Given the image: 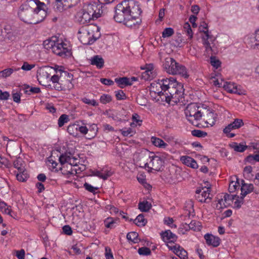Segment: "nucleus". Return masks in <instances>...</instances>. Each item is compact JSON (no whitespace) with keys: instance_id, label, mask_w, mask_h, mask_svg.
<instances>
[{"instance_id":"obj_35","label":"nucleus","mask_w":259,"mask_h":259,"mask_svg":"<svg viewBox=\"0 0 259 259\" xmlns=\"http://www.w3.org/2000/svg\"><path fill=\"white\" fill-rule=\"evenodd\" d=\"M0 209L2 212L9 214L12 217H13V214H12V210L9 208V207L5 202H0Z\"/></svg>"},{"instance_id":"obj_53","label":"nucleus","mask_w":259,"mask_h":259,"mask_svg":"<svg viewBox=\"0 0 259 259\" xmlns=\"http://www.w3.org/2000/svg\"><path fill=\"white\" fill-rule=\"evenodd\" d=\"M104 223L105 227L107 228L112 229L114 227V225L115 222L112 218H108L106 219L104 221Z\"/></svg>"},{"instance_id":"obj_52","label":"nucleus","mask_w":259,"mask_h":259,"mask_svg":"<svg viewBox=\"0 0 259 259\" xmlns=\"http://www.w3.org/2000/svg\"><path fill=\"white\" fill-rule=\"evenodd\" d=\"M239 183L238 182V179H237V181L236 183L234 182H232L229 186V191L230 193L234 192L237 189V188H239Z\"/></svg>"},{"instance_id":"obj_20","label":"nucleus","mask_w":259,"mask_h":259,"mask_svg":"<svg viewBox=\"0 0 259 259\" xmlns=\"http://www.w3.org/2000/svg\"><path fill=\"white\" fill-rule=\"evenodd\" d=\"M163 163L162 160L159 156H155L151 160L150 163H151L152 167L150 168L156 171H159L163 166Z\"/></svg>"},{"instance_id":"obj_40","label":"nucleus","mask_w":259,"mask_h":259,"mask_svg":"<svg viewBox=\"0 0 259 259\" xmlns=\"http://www.w3.org/2000/svg\"><path fill=\"white\" fill-rule=\"evenodd\" d=\"M245 160L251 164H254L255 161L259 162V151L258 154L248 155L245 158Z\"/></svg>"},{"instance_id":"obj_8","label":"nucleus","mask_w":259,"mask_h":259,"mask_svg":"<svg viewBox=\"0 0 259 259\" xmlns=\"http://www.w3.org/2000/svg\"><path fill=\"white\" fill-rule=\"evenodd\" d=\"M100 37V34L98 36H95L92 32H90L88 30H85L79 36V39L82 44L84 45H90L93 44Z\"/></svg>"},{"instance_id":"obj_45","label":"nucleus","mask_w":259,"mask_h":259,"mask_svg":"<svg viewBox=\"0 0 259 259\" xmlns=\"http://www.w3.org/2000/svg\"><path fill=\"white\" fill-rule=\"evenodd\" d=\"M192 135L194 137L199 138L205 137L207 133L199 130H194L191 132Z\"/></svg>"},{"instance_id":"obj_12","label":"nucleus","mask_w":259,"mask_h":259,"mask_svg":"<svg viewBox=\"0 0 259 259\" xmlns=\"http://www.w3.org/2000/svg\"><path fill=\"white\" fill-rule=\"evenodd\" d=\"M171 80V77L162 78V79H158L157 82H153L151 83V85L153 88H156V90L159 88L161 89V91H162L163 93H165V92H167L168 87Z\"/></svg>"},{"instance_id":"obj_28","label":"nucleus","mask_w":259,"mask_h":259,"mask_svg":"<svg viewBox=\"0 0 259 259\" xmlns=\"http://www.w3.org/2000/svg\"><path fill=\"white\" fill-rule=\"evenodd\" d=\"M230 147L233 149L236 152H243L247 148V146L244 145L243 143L238 144L236 142H233L229 145Z\"/></svg>"},{"instance_id":"obj_13","label":"nucleus","mask_w":259,"mask_h":259,"mask_svg":"<svg viewBox=\"0 0 259 259\" xmlns=\"http://www.w3.org/2000/svg\"><path fill=\"white\" fill-rule=\"evenodd\" d=\"M175 63V67L174 70L172 71L171 74L176 75L178 74L181 75L182 77H184L185 78H187L189 77V74L187 72V70L185 66L184 65L179 64L178 62L174 63Z\"/></svg>"},{"instance_id":"obj_16","label":"nucleus","mask_w":259,"mask_h":259,"mask_svg":"<svg viewBox=\"0 0 259 259\" xmlns=\"http://www.w3.org/2000/svg\"><path fill=\"white\" fill-rule=\"evenodd\" d=\"M210 191V187H207L206 191H203L200 195H196V199L200 202H209L211 200V197L209 196Z\"/></svg>"},{"instance_id":"obj_30","label":"nucleus","mask_w":259,"mask_h":259,"mask_svg":"<svg viewBox=\"0 0 259 259\" xmlns=\"http://www.w3.org/2000/svg\"><path fill=\"white\" fill-rule=\"evenodd\" d=\"M151 141L154 146L159 148H165L167 146L162 139L155 137H152Z\"/></svg>"},{"instance_id":"obj_51","label":"nucleus","mask_w":259,"mask_h":259,"mask_svg":"<svg viewBox=\"0 0 259 259\" xmlns=\"http://www.w3.org/2000/svg\"><path fill=\"white\" fill-rule=\"evenodd\" d=\"M186 208H188L189 209H186V214L183 216L184 217H188L189 218L191 215V210H192L193 212L194 211L193 202L192 201L188 202L187 204V206H186Z\"/></svg>"},{"instance_id":"obj_31","label":"nucleus","mask_w":259,"mask_h":259,"mask_svg":"<svg viewBox=\"0 0 259 259\" xmlns=\"http://www.w3.org/2000/svg\"><path fill=\"white\" fill-rule=\"evenodd\" d=\"M139 209L142 212H147L151 208V204L147 201L140 202L138 205Z\"/></svg>"},{"instance_id":"obj_38","label":"nucleus","mask_w":259,"mask_h":259,"mask_svg":"<svg viewBox=\"0 0 259 259\" xmlns=\"http://www.w3.org/2000/svg\"><path fill=\"white\" fill-rule=\"evenodd\" d=\"M14 167L17 168L19 171L23 170L25 169L24 166V163L22 159L20 158H18L13 162Z\"/></svg>"},{"instance_id":"obj_36","label":"nucleus","mask_w":259,"mask_h":259,"mask_svg":"<svg viewBox=\"0 0 259 259\" xmlns=\"http://www.w3.org/2000/svg\"><path fill=\"white\" fill-rule=\"evenodd\" d=\"M178 251H176V255L181 259H187L188 258L187 252L180 245H178Z\"/></svg>"},{"instance_id":"obj_50","label":"nucleus","mask_w":259,"mask_h":259,"mask_svg":"<svg viewBox=\"0 0 259 259\" xmlns=\"http://www.w3.org/2000/svg\"><path fill=\"white\" fill-rule=\"evenodd\" d=\"M28 2H33L35 4L33 8H36V9H45V7H46L45 3L40 2L39 0H30Z\"/></svg>"},{"instance_id":"obj_33","label":"nucleus","mask_w":259,"mask_h":259,"mask_svg":"<svg viewBox=\"0 0 259 259\" xmlns=\"http://www.w3.org/2000/svg\"><path fill=\"white\" fill-rule=\"evenodd\" d=\"M19 173L16 175V178L20 182H25L28 179L29 176L25 169L23 170H19Z\"/></svg>"},{"instance_id":"obj_23","label":"nucleus","mask_w":259,"mask_h":259,"mask_svg":"<svg viewBox=\"0 0 259 259\" xmlns=\"http://www.w3.org/2000/svg\"><path fill=\"white\" fill-rule=\"evenodd\" d=\"M90 60L91 64L93 65H95L99 69H101L104 66V60L99 55L94 56Z\"/></svg>"},{"instance_id":"obj_61","label":"nucleus","mask_w":259,"mask_h":259,"mask_svg":"<svg viewBox=\"0 0 259 259\" xmlns=\"http://www.w3.org/2000/svg\"><path fill=\"white\" fill-rule=\"evenodd\" d=\"M10 97V94L8 92H3L0 90V100H7Z\"/></svg>"},{"instance_id":"obj_59","label":"nucleus","mask_w":259,"mask_h":259,"mask_svg":"<svg viewBox=\"0 0 259 259\" xmlns=\"http://www.w3.org/2000/svg\"><path fill=\"white\" fill-rule=\"evenodd\" d=\"M83 186L87 190L94 194L96 193V191L98 189L97 187H94L87 183H85Z\"/></svg>"},{"instance_id":"obj_54","label":"nucleus","mask_w":259,"mask_h":259,"mask_svg":"<svg viewBox=\"0 0 259 259\" xmlns=\"http://www.w3.org/2000/svg\"><path fill=\"white\" fill-rule=\"evenodd\" d=\"M115 97L118 100H122L126 99V97L125 93L122 90H118L115 92Z\"/></svg>"},{"instance_id":"obj_25","label":"nucleus","mask_w":259,"mask_h":259,"mask_svg":"<svg viewBox=\"0 0 259 259\" xmlns=\"http://www.w3.org/2000/svg\"><path fill=\"white\" fill-rule=\"evenodd\" d=\"M224 88L230 93H233L238 95H241L243 94L242 92L239 90L238 87L234 83H228L225 82V85Z\"/></svg>"},{"instance_id":"obj_57","label":"nucleus","mask_w":259,"mask_h":259,"mask_svg":"<svg viewBox=\"0 0 259 259\" xmlns=\"http://www.w3.org/2000/svg\"><path fill=\"white\" fill-rule=\"evenodd\" d=\"M14 70L12 68H8L3 70L1 72L2 77L6 78L10 76L13 72Z\"/></svg>"},{"instance_id":"obj_15","label":"nucleus","mask_w":259,"mask_h":259,"mask_svg":"<svg viewBox=\"0 0 259 259\" xmlns=\"http://www.w3.org/2000/svg\"><path fill=\"white\" fill-rule=\"evenodd\" d=\"M202 116L205 122L210 124H214L215 122V114L211 111L202 109Z\"/></svg>"},{"instance_id":"obj_62","label":"nucleus","mask_w":259,"mask_h":259,"mask_svg":"<svg viewBox=\"0 0 259 259\" xmlns=\"http://www.w3.org/2000/svg\"><path fill=\"white\" fill-rule=\"evenodd\" d=\"M105 257L106 259H114L110 248L108 247L105 248Z\"/></svg>"},{"instance_id":"obj_7","label":"nucleus","mask_w":259,"mask_h":259,"mask_svg":"<svg viewBox=\"0 0 259 259\" xmlns=\"http://www.w3.org/2000/svg\"><path fill=\"white\" fill-rule=\"evenodd\" d=\"M59 160L62 166L67 163L70 167L77 165L79 161L77 158L73 156L70 152H66L60 155Z\"/></svg>"},{"instance_id":"obj_37","label":"nucleus","mask_w":259,"mask_h":259,"mask_svg":"<svg viewBox=\"0 0 259 259\" xmlns=\"http://www.w3.org/2000/svg\"><path fill=\"white\" fill-rule=\"evenodd\" d=\"M147 223V221L144 218L143 214L138 215L134 220V223L138 226H144Z\"/></svg>"},{"instance_id":"obj_19","label":"nucleus","mask_w":259,"mask_h":259,"mask_svg":"<svg viewBox=\"0 0 259 259\" xmlns=\"http://www.w3.org/2000/svg\"><path fill=\"white\" fill-rule=\"evenodd\" d=\"M180 160L183 164L191 168H197L198 167L196 161L190 156H182L180 158Z\"/></svg>"},{"instance_id":"obj_46","label":"nucleus","mask_w":259,"mask_h":259,"mask_svg":"<svg viewBox=\"0 0 259 259\" xmlns=\"http://www.w3.org/2000/svg\"><path fill=\"white\" fill-rule=\"evenodd\" d=\"M174 34V30L171 27H167L165 28L162 33L163 37H169Z\"/></svg>"},{"instance_id":"obj_64","label":"nucleus","mask_w":259,"mask_h":259,"mask_svg":"<svg viewBox=\"0 0 259 259\" xmlns=\"http://www.w3.org/2000/svg\"><path fill=\"white\" fill-rule=\"evenodd\" d=\"M62 229L63 232L67 235H71L72 234V229L69 225L64 226Z\"/></svg>"},{"instance_id":"obj_18","label":"nucleus","mask_w":259,"mask_h":259,"mask_svg":"<svg viewBox=\"0 0 259 259\" xmlns=\"http://www.w3.org/2000/svg\"><path fill=\"white\" fill-rule=\"evenodd\" d=\"M206 242L208 245L217 247L220 244L221 239L219 237L214 236L211 234H206L204 236Z\"/></svg>"},{"instance_id":"obj_21","label":"nucleus","mask_w":259,"mask_h":259,"mask_svg":"<svg viewBox=\"0 0 259 259\" xmlns=\"http://www.w3.org/2000/svg\"><path fill=\"white\" fill-rule=\"evenodd\" d=\"M79 23L81 24H86L90 22L91 20L94 19L91 14H88L85 12L82 11L78 14Z\"/></svg>"},{"instance_id":"obj_22","label":"nucleus","mask_w":259,"mask_h":259,"mask_svg":"<svg viewBox=\"0 0 259 259\" xmlns=\"http://www.w3.org/2000/svg\"><path fill=\"white\" fill-rule=\"evenodd\" d=\"M115 82L120 88L122 89L132 84V81H131L130 78L127 77L116 78L115 79Z\"/></svg>"},{"instance_id":"obj_34","label":"nucleus","mask_w":259,"mask_h":259,"mask_svg":"<svg viewBox=\"0 0 259 259\" xmlns=\"http://www.w3.org/2000/svg\"><path fill=\"white\" fill-rule=\"evenodd\" d=\"M138 234L136 232H131L127 233L126 238L128 240L134 243L139 242L140 239L138 238Z\"/></svg>"},{"instance_id":"obj_4","label":"nucleus","mask_w":259,"mask_h":259,"mask_svg":"<svg viewBox=\"0 0 259 259\" xmlns=\"http://www.w3.org/2000/svg\"><path fill=\"white\" fill-rule=\"evenodd\" d=\"M33 6L35 4L33 2H27L20 7L18 15L22 21L31 24L33 12L35 10Z\"/></svg>"},{"instance_id":"obj_42","label":"nucleus","mask_w":259,"mask_h":259,"mask_svg":"<svg viewBox=\"0 0 259 259\" xmlns=\"http://www.w3.org/2000/svg\"><path fill=\"white\" fill-rule=\"evenodd\" d=\"M55 40L47 39L44 41L43 45L46 49L48 50H51L52 51L53 47H54L55 45Z\"/></svg>"},{"instance_id":"obj_17","label":"nucleus","mask_w":259,"mask_h":259,"mask_svg":"<svg viewBox=\"0 0 259 259\" xmlns=\"http://www.w3.org/2000/svg\"><path fill=\"white\" fill-rule=\"evenodd\" d=\"M176 60L172 58H166L163 64V67L167 73L171 74L174 70L175 63Z\"/></svg>"},{"instance_id":"obj_41","label":"nucleus","mask_w":259,"mask_h":259,"mask_svg":"<svg viewBox=\"0 0 259 259\" xmlns=\"http://www.w3.org/2000/svg\"><path fill=\"white\" fill-rule=\"evenodd\" d=\"M184 29L187 35L189 36L190 39L193 38V33L190 26V25L188 22L185 23L184 25Z\"/></svg>"},{"instance_id":"obj_32","label":"nucleus","mask_w":259,"mask_h":259,"mask_svg":"<svg viewBox=\"0 0 259 259\" xmlns=\"http://www.w3.org/2000/svg\"><path fill=\"white\" fill-rule=\"evenodd\" d=\"M67 132L73 137H77L78 135V124H73L69 125L67 127Z\"/></svg>"},{"instance_id":"obj_63","label":"nucleus","mask_w":259,"mask_h":259,"mask_svg":"<svg viewBox=\"0 0 259 259\" xmlns=\"http://www.w3.org/2000/svg\"><path fill=\"white\" fill-rule=\"evenodd\" d=\"M235 129L233 125L231 123L224 128L223 133L225 134H228L231 131Z\"/></svg>"},{"instance_id":"obj_24","label":"nucleus","mask_w":259,"mask_h":259,"mask_svg":"<svg viewBox=\"0 0 259 259\" xmlns=\"http://www.w3.org/2000/svg\"><path fill=\"white\" fill-rule=\"evenodd\" d=\"M161 236L163 240H168L169 243L174 242L177 239V236L169 230H166L163 232L161 234Z\"/></svg>"},{"instance_id":"obj_47","label":"nucleus","mask_w":259,"mask_h":259,"mask_svg":"<svg viewBox=\"0 0 259 259\" xmlns=\"http://www.w3.org/2000/svg\"><path fill=\"white\" fill-rule=\"evenodd\" d=\"M101 172H102L101 179H103L104 180H107L109 177H111L113 174V171H112L111 169L104 170V169H102L101 170Z\"/></svg>"},{"instance_id":"obj_58","label":"nucleus","mask_w":259,"mask_h":259,"mask_svg":"<svg viewBox=\"0 0 259 259\" xmlns=\"http://www.w3.org/2000/svg\"><path fill=\"white\" fill-rule=\"evenodd\" d=\"M232 124L233 125V126L236 129H238L239 128H240V127L244 125L243 120L239 118L235 119L234 121L233 122H232Z\"/></svg>"},{"instance_id":"obj_27","label":"nucleus","mask_w":259,"mask_h":259,"mask_svg":"<svg viewBox=\"0 0 259 259\" xmlns=\"http://www.w3.org/2000/svg\"><path fill=\"white\" fill-rule=\"evenodd\" d=\"M254 186L252 184H243L241 187V195L245 197L248 194L253 191Z\"/></svg>"},{"instance_id":"obj_14","label":"nucleus","mask_w":259,"mask_h":259,"mask_svg":"<svg viewBox=\"0 0 259 259\" xmlns=\"http://www.w3.org/2000/svg\"><path fill=\"white\" fill-rule=\"evenodd\" d=\"M97 7L95 4H88L83 6L82 10L88 14H91L93 18H98L100 17L99 13H96Z\"/></svg>"},{"instance_id":"obj_3","label":"nucleus","mask_w":259,"mask_h":259,"mask_svg":"<svg viewBox=\"0 0 259 259\" xmlns=\"http://www.w3.org/2000/svg\"><path fill=\"white\" fill-rule=\"evenodd\" d=\"M125 3L126 4L125 8H127L130 13V19L132 23H134L133 28H138L142 23L141 14L142 12L138 3L134 0L125 1Z\"/></svg>"},{"instance_id":"obj_10","label":"nucleus","mask_w":259,"mask_h":259,"mask_svg":"<svg viewBox=\"0 0 259 259\" xmlns=\"http://www.w3.org/2000/svg\"><path fill=\"white\" fill-rule=\"evenodd\" d=\"M33 12L31 24H36L42 21L47 16L45 9H36Z\"/></svg>"},{"instance_id":"obj_29","label":"nucleus","mask_w":259,"mask_h":259,"mask_svg":"<svg viewBox=\"0 0 259 259\" xmlns=\"http://www.w3.org/2000/svg\"><path fill=\"white\" fill-rule=\"evenodd\" d=\"M199 224L200 223L199 222H196V221H191L189 223H188V222H186V227H185V228L186 230L188 229H191L194 231L199 230L201 227Z\"/></svg>"},{"instance_id":"obj_26","label":"nucleus","mask_w":259,"mask_h":259,"mask_svg":"<svg viewBox=\"0 0 259 259\" xmlns=\"http://www.w3.org/2000/svg\"><path fill=\"white\" fill-rule=\"evenodd\" d=\"M245 42L247 47L252 49H259V42L255 39L253 35L248 36L245 38Z\"/></svg>"},{"instance_id":"obj_44","label":"nucleus","mask_w":259,"mask_h":259,"mask_svg":"<svg viewBox=\"0 0 259 259\" xmlns=\"http://www.w3.org/2000/svg\"><path fill=\"white\" fill-rule=\"evenodd\" d=\"M112 97L108 94H103L100 98V102L103 104H106L112 101Z\"/></svg>"},{"instance_id":"obj_60","label":"nucleus","mask_w":259,"mask_h":259,"mask_svg":"<svg viewBox=\"0 0 259 259\" xmlns=\"http://www.w3.org/2000/svg\"><path fill=\"white\" fill-rule=\"evenodd\" d=\"M73 87H74V85H73V83L71 82V80L67 79L65 81V84H64V87H63L64 90H70L73 88Z\"/></svg>"},{"instance_id":"obj_48","label":"nucleus","mask_w":259,"mask_h":259,"mask_svg":"<svg viewBox=\"0 0 259 259\" xmlns=\"http://www.w3.org/2000/svg\"><path fill=\"white\" fill-rule=\"evenodd\" d=\"M138 253L140 255H149L151 253V250L147 247H142L139 248L138 250Z\"/></svg>"},{"instance_id":"obj_49","label":"nucleus","mask_w":259,"mask_h":259,"mask_svg":"<svg viewBox=\"0 0 259 259\" xmlns=\"http://www.w3.org/2000/svg\"><path fill=\"white\" fill-rule=\"evenodd\" d=\"M120 132L124 137H132L135 133L131 128L121 129Z\"/></svg>"},{"instance_id":"obj_39","label":"nucleus","mask_w":259,"mask_h":259,"mask_svg":"<svg viewBox=\"0 0 259 259\" xmlns=\"http://www.w3.org/2000/svg\"><path fill=\"white\" fill-rule=\"evenodd\" d=\"M80 100L84 104L89 105L96 107L99 105V103L94 99H90L87 97L81 98Z\"/></svg>"},{"instance_id":"obj_6","label":"nucleus","mask_w":259,"mask_h":259,"mask_svg":"<svg viewBox=\"0 0 259 259\" xmlns=\"http://www.w3.org/2000/svg\"><path fill=\"white\" fill-rule=\"evenodd\" d=\"M52 52L62 58L69 57L71 55V50L67 48V45L63 41L59 42V40L55 41Z\"/></svg>"},{"instance_id":"obj_11","label":"nucleus","mask_w":259,"mask_h":259,"mask_svg":"<svg viewBox=\"0 0 259 259\" xmlns=\"http://www.w3.org/2000/svg\"><path fill=\"white\" fill-rule=\"evenodd\" d=\"M203 32H204L205 36L202 37L203 40V44L205 48V50L207 53H212L213 52V50L212 47H211L210 44L209 42V39L210 41H211V44H213V42L215 40V37H213L212 35L209 34L208 30H202Z\"/></svg>"},{"instance_id":"obj_55","label":"nucleus","mask_w":259,"mask_h":259,"mask_svg":"<svg viewBox=\"0 0 259 259\" xmlns=\"http://www.w3.org/2000/svg\"><path fill=\"white\" fill-rule=\"evenodd\" d=\"M210 60L211 65L216 69H218L221 66V62L215 57L211 56Z\"/></svg>"},{"instance_id":"obj_5","label":"nucleus","mask_w":259,"mask_h":259,"mask_svg":"<svg viewBox=\"0 0 259 259\" xmlns=\"http://www.w3.org/2000/svg\"><path fill=\"white\" fill-rule=\"evenodd\" d=\"M202 109L197 104L191 103L187 106L185 113L188 118L193 117L195 120H199L202 117Z\"/></svg>"},{"instance_id":"obj_43","label":"nucleus","mask_w":259,"mask_h":259,"mask_svg":"<svg viewBox=\"0 0 259 259\" xmlns=\"http://www.w3.org/2000/svg\"><path fill=\"white\" fill-rule=\"evenodd\" d=\"M69 121V117L66 114L61 115L58 119V125L59 127H62L64 125L65 123H67Z\"/></svg>"},{"instance_id":"obj_1","label":"nucleus","mask_w":259,"mask_h":259,"mask_svg":"<svg viewBox=\"0 0 259 259\" xmlns=\"http://www.w3.org/2000/svg\"><path fill=\"white\" fill-rule=\"evenodd\" d=\"M171 81L168 87L167 92L164 93L159 89H157L154 92L160 96L162 101H165L167 103H170L171 100L176 98L179 100V97L181 95L183 85L181 83H178L176 78L171 77Z\"/></svg>"},{"instance_id":"obj_9","label":"nucleus","mask_w":259,"mask_h":259,"mask_svg":"<svg viewBox=\"0 0 259 259\" xmlns=\"http://www.w3.org/2000/svg\"><path fill=\"white\" fill-rule=\"evenodd\" d=\"M79 0H55L54 8L56 11H62L76 4Z\"/></svg>"},{"instance_id":"obj_56","label":"nucleus","mask_w":259,"mask_h":259,"mask_svg":"<svg viewBox=\"0 0 259 259\" xmlns=\"http://www.w3.org/2000/svg\"><path fill=\"white\" fill-rule=\"evenodd\" d=\"M244 197L241 195L240 197H239V198L236 199L234 202V207L237 209L240 208L244 202Z\"/></svg>"},{"instance_id":"obj_2","label":"nucleus","mask_w":259,"mask_h":259,"mask_svg":"<svg viewBox=\"0 0 259 259\" xmlns=\"http://www.w3.org/2000/svg\"><path fill=\"white\" fill-rule=\"evenodd\" d=\"M125 1L118 4L114 8V20L118 23L123 22L128 27H133L132 22L130 19V14L126 7Z\"/></svg>"}]
</instances>
